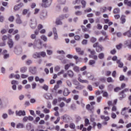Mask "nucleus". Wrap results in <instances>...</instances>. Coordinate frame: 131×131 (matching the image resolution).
<instances>
[{"instance_id":"f257e3e1","label":"nucleus","mask_w":131,"mask_h":131,"mask_svg":"<svg viewBox=\"0 0 131 131\" xmlns=\"http://www.w3.org/2000/svg\"><path fill=\"white\" fill-rule=\"evenodd\" d=\"M41 41L40 40H35L33 43L34 49H42V46H41Z\"/></svg>"},{"instance_id":"f03ea898","label":"nucleus","mask_w":131,"mask_h":131,"mask_svg":"<svg viewBox=\"0 0 131 131\" xmlns=\"http://www.w3.org/2000/svg\"><path fill=\"white\" fill-rule=\"evenodd\" d=\"M88 51L90 52L91 54L89 55V58H92L94 60H98V56L96 55V51L92 50L91 49H88Z\"/></svg>"},{"instance_id":"7ed1b4c3","label":"nucleus","mask_w":131,"mask_h":131,"mask_svg":"<svg viewBox=\"0 0 131 131\" xmlns=\"http://www.w3.org/2000/svg\"><path fill=\"white\" fill-rule=\"evenodd\" d=\"M37 25V23L36 22V19L33 18L30 19V27L31 29H35Z\"/></svg>"},{"instance_id":"20e7f679","label":"nucleus","mask_w":131,"mask_h":131,"mask_svg":"<svg viewBox=\"0 0 131 131\" xmlns=\"http://www.w3.org/2000/svg\"><path fill=\"white\" fill-rule=\"evenodd\" d=\"M127 92H128V89L126 88L123 90L122 92L120 93V96H121L119 97L120 101L122 100L125 97H126V95H125V93H127Z\"/></svg>"},{"instance_id":"39448f33","label":"nucleus","mask_w":131,"mask_h":131,"mask_svg":"<svg viewBox=\"0 0 131 131\" xmlns=\"http://www.w3.org/2000/svg\"><path fill=\"white\" fill-rule=\"evenodd\" d=\"M93 48H96V52L100 53L103 51V47L102 45H99V42H96L93 45Z\"/></svg>"},{"instance_id":"423d86ee","label":"nucleus","mask_w":131,"mask_h":131,"mask_svg":"<svg viewBox=\"0 0 131 131\" xmlns=\"http://www.w3.org/2000/svg\"><path fill=\"white\" fill-rule=\"evenodd\" d=\"M42 7L43 8H48L51 6L52 4V0H42Z\"/></svg>"},{"instance_id":"0eeeda50","label":"nucleus","mask_w":131,"mask_h":131,"mask_svg":"<svg viewBox=\"0 0 131 131\" xmlns=\"http://www.w3.org/2000/svg\"><path fill=\"white\" fill-rule=\"evenodd\" d=\"M14 52L16 55H20L22 53V47L20 46L15 47Z\"/></svg>"},{"instance_id":"6e6552de","label":"nucleus","mask_w":131,"mask_h":131,"mask_svg":"<svg viewBox=\"0 0 131 131\" xmlns=\"http://www.w3.org/2000/svg\"><path fill=\"white\" fill-rule=\"evenodd\" d=\"M15 114L16 116H25L26 115V113H25V111H16Z\"/></svg>"},{"instance_id":"1a4fd4ad","label":"nucleus","mask_w":131,"mask_h":131,"mask_svg":"<svg viewBox=\"0 0 131 131\" xmlns=\"http://www.w3.org/2000/svg\"><path fill=\"white\" fill-rule=\"evenodd\" d=\"M53 33L54 34V38L55 40H57L59 37L58 36V33H57V29L56 28H53Z\"/></svg>"},{"instance_id":"9d476101","label":"nucleus","mask_w":131,"mask_h":131,"mask_svg":"<svg viewBox=\"0 0 131 131\" xmlns=\"http://www.w3.org/2000/svg\"><path fill=\"white\" fill-rule=\"evenodd\" d=\"M23 6H24L23 3H20L19 4H17L14 6V10L15 11H18V10H20V9H21V8L23 7Z\"/></svg>"},{"instance_id":"9b49d317","label":"nucleus","mask_w":131,"mask_h":131,"mask_svg":"<svg viewBox=\"0 0 131 131\" xmlns=\"http://www.w3.org/2000/svg\"><path fill=\"white\" fill-rule=\"evenodd\" d=\"M15 17H16V23L17 24H22V20H21V17L18 14H16Z\"/></svg>"},{"instance_id":"f8f14e48","label":"nucleus","mask_w":131,"mask_h":131,"mask_svg":"<svg viewBox=\"0 0 131 131\" xmlns=\"http://www.w3.org/2000/svg\"><path fill=\"white\" fill-rule=\"evenodd\" d=\"M94 106L91 105L90 104H87L86 105V109L88 110L89 111H90V112H92V113H94Z\"/></svg>"},{"instance_id":"ddd939ff","label":"nucleus","mask_w":131,"mask_h":131,"mask_svg":"<svg viewBox=\"0 0 131 131\" xmlns=\"http://www.w3.org/2000/svg\"><path fill=\"white\" fill-rule=\"evenodd\" d=\"M75 50L76 52H77V53H78L79 55H83V54H84V51H83V50H81V48L79 47L76 48Z\"/></svg>"},{"instance_id":"4468645a","label":"nucleus","mask_w":131,"mask_h":131,"mask_svg":"<svg viewBox=\"0 0 131 131\" xmlns=\"http://www.w3.org/2000/svg\"><path fill=\"white\" fill-rule=\"evenodd\" d=\"M7 43L10 49H12V48L14 47V41H13V40L12 39H9Z\"/></svg>"},{"instance_id":"2eb2a0df","label":"nucleus","mask_w":131,"mask_h":131,"mask_svg":"<svg viewBox=\"0 0 131 131\" xmlns=\"http://www.w3.org/2000/svg\"><path fill=\"white\" fill-rule=\"evenodd\" d=\"M29 71L32 74H35L36 73V68L35 67H30Z\"/></svg>"},{"instance_id":"dca6fc26","label":"nucleus","mask_w":131,"mask_h":131,"mask_svg":"<svg viewBox=\"0 0 131 131\" xmlns=\"http://www.w3.org/2000/svg\"><path fill=\"white\" fill-rule=\"evenodd\" d=\"M43 97L45 99H47V100H50L52 97V95L50 93H45L43 95Z\"/></svg>"},{"instance_id":"f3484780","label":"nucleus","mask_w":131,"mask_h":131,"mask_svg":"<svg viewBox=\"0 0 131 131\" xmlns=\"http://www.w3.org/2000/svg\"><path fill=\"white\" fill-rule=\"evenodd\" d=\"M70 94V92H69V90L67 88H65L63 91V96H65L66 97H67L68 95Z\"/></svg>"},{"instance_id":"a211bd4d","label":"nucleus","mask_w":131,"mask_h":131,"mask_svg":"<svg viewBox=\"0 0 131 131\" xmlns=\"http://www.w3.org/2000/svg\"><path fill=\"white\" fill-rule=\"evenodd\" d=\"M33 58H34V59L40 58V54L39 53L35 52L33 54Z\"/></svg>"},{"instance_id":"6ab92c4d","label":"nucleus","mask_w":131,"mask_h":131,"mask_svg":"<svg viewBox=\"0 0 131 131\" xmlns=\"http://www.w3.org/2000/svg\"><path fill=\"white\" fill-rule=\"evenodd\" d=\"M125 45L127 46L128 48L131 49V39L126 40L125 41Z\"/></svg>"},{"instance_id":"aec40b11","label":"nucleus","mask_w":131,"mask_h":131,"mask_svg":"<svg viewBox=\"0 0 131 131\" xmlns=\"http://www.w3.org/2000/svg\"><path fill=\"white\" fill-rule=\"evenodd\" d=\"M68 75L69 77L72 78L74 76V73H73V71L71 70H69L68 71Z\"/></svg>"},{"instance_id":"412c9836","label":"nucleus","mask_w":131,"mask_h":131,"mask_svg":"<svg viewBox=\"0 0 131 131\" xmlns=\"http://www.w3.org/2000/svg\"><path fill=\"white\" fill-rule=\"evenodd\" d=\"M116 62L117 64H118V67H119V68H122V67H123V63H122L120 60H117Z\"/></svg>"},{"instance_id":"4be33fe9","label":"nucleus","mask_w":131,"mask_h":131,"mask_svg":"<svg viewBox=\"0 0 131 131\" xmlns=\"http://www.w3.org/2000/svg\"><path fill=\"white\" fill-rule=\"evenodd\" d=\"M61 118L63 121H64V122H68V121H67V119L69 118V117H68V116L67 115H64V116L61 117Z\"/></svg>"},{"instance_id":"5701e85b","label":"nucleus","mask_w":131,"mask_h":131,"mask_svg":"<svg viewBox=\"0 0 131 131\" xmlns=\"http://www.w3.org/2000/svg\"><path fill=\"white\" fill-rule=\"evenodd\" d=\"M25 125L24 124L21 123H19L18 124H17L16 125V128H24V127H25Z\"/></svg>"},{"instance_id":"b1692460","label":"nucleus","mask_w":131,"mask_h":131,"mask_svg":"<svg viewBox=\"0 0 131 131\" xmlns=\"http://www.w3.org/2000/svg\"><path fill=\"white\" fill-rule=\"evenodd\" d=\"M73 70L74 71H75V72H76L77 73H78V72H79L80 70H79V67L76 66H75L74 67H73Z\"/></svg>"},{"instance_id":"393cba45","label":"nucleus","mask_w":131,"mask_h":131,"mask_svg":"<svg viewBox=\"0 0 131 131\" xmlns=\"http://www.w3.org/2000/svg\"><path fill=\"white\" fill-rule=\"evenodd\" d=\"M89 64L90 66H94L95 64H96V61L95 60H90Z\"/></svg>"},{"instance_id":"a878e982","label":"nucleus","mask_w":131,"mask_h":131,"mask_svg":"<svg viewBox=\"0 0 131 131\" xmlns=\"http://www.w3.org/2000/svg\"><path fill=\"white\" fill-rule=\"evenodd\" d=\"M75 89H76V90H78L79 91H81V90L84 89V86L78 85V86L75 87Z\"/></svg>"},{"instance_id":"bb28decb","label":"nucleus","mask_w":131,"mask_h":131,"mask_svg":"<svg viewBox=\"0 0 131 131\" xmlns=\"http://www.w3.org/2000/svg\"><path fill=\"white\" fill-rule=\"evenodd\" d=\"M47 17V12H43L41 13L40 18V19H45Z\"/></svg>"},{"instance_id":"cd10ccee","label":"nucleus","mask_w":131,"mask_h":131,"mask_svg":"<svg viewBox=\"0 0 131 131\" xmlns=\"http://www.w3.org/2000/svg\"><path fill=\"white\" fill-rule=\"evenodd\" d=\"M78 80L80 81V82H81L82 83H89V81L86 80H82L80 78H78Z\"/></svg>"},{"instance_id":"c85d7f7f","label":"nucleus","mask_w":131,"mask_h":131,"mask_svg":"<svg viewBox=\"0 0 131 131\" xmlns=\"http://www.w3.org/2000/svg\"><path fill=\"white\" fill-rule=\"evenodd\" d=\"M26 71H27V67H23L20 69V72L21 73H25Z\"/></svg>"},{"instance_id":"c756f323","label":"nucleus","mask_w":131,"mask_h":131,"mask_svg":"<svg viewBox=\"0 0 131 131\" xmlns=\"http://www.w3.org/2000/svg\"><path fill=\"white\" fill-rule=\"evenodd\" d=\"M123 35H127L128 37H131V32L130 31H128L123 33Z\"/></svg>"},{"instance_id":"7c9ffc66","label":"nucleus","mask_w":131,"mask_h":131,"mask_svg":"<svg viewBox=\"0 0 131 131\" xmlns=\"http://www.w3.org/2000/svg\"><path fill=\"white\" fill-rule=\"evenodd\" d=\"M104 57H105V55L103 53H101L98 55V58L101 60L104 59Z\"/></svg>"},{"instance_id":"2f4dec72","label":"nucleus","mask_w":131,"mask_h":131,"mask_svg":"<svg viewBox=\"0 0 131 131\" xmlns=\"http://www.w3.org/2000/svg\"><path fill=\"white\" fill-rule=\"evenodd\" d=\"M81 4L82 5V8H85V6H86V2L84 0H82L81 1Z\"/></svg>"},{"instance_id":"473e14b6","label":"nucleus","mask_w":131,"mask_h":131,"mask_svg":"<svg viewBox=\"0 0 131 131\" xmlns=\"http://www.w3.org/2000/svg\"><path fill=\"white\" fill-rule=\"evenodd\" d=\"M121 20L122 21V24H124V23H125V16L124 15H122L121 17Z\"/></svg>"},{"instance_id":"72a5a7b5","label":"nucleus","mask_w":131,"mask_h":131,"mask_svg":"<svg viewBox=\"0 0 131 131\" xmlns=\"http://www.w3.org/2000/svg\"><path fill=\"white\" fill-rule=\"evenodd\" d=\"M76 16H81L82 15V11H77L75 12Z\"/></svg>"},{"instance_id":"f704fd0d","label":"nucleus","mask_w":131,"mask_h":131,"mask_svg":"<svg viewBox=\"0 0 131 131\" xmlns=\"http://www.w3.org/2000/svg\"><path fill=\"white\" fill-rule=\"evenodd\" d=\"M107 11V7H103L100 8V12H102V13H105Z\"/></svg>"},{"instance_id":"c9c22d12","label":"nucleus","mask_w":131,"mask_h":131,"mask_svg":"<svg viewBox=\"0 0 131 131\" xmlns=\"http://www.w3.org/2000/svg\"><path fill=\"white\" fill-rule=\"evenodd\" d=\"M39 54H40V56H41L43 58H45V57L47 56V53H46V52L42 51L40 52Z\"/></svg>"},{"instance_id":"e433bc0d","label":"nucleus","mask_w":131,"mask_h":131,"mask_svg":"<svg viewBox=\"0 0 131 131\" xmlns=\"http://www.w3.org/2000/svg\"><path fill=\"white\" fill-rule=\"evenodd\" d=\"M41 89L45 90V91H48L49 90V86L46 84H44L43 86H41Z\"/></svg>"},{"instance_id":"4c0bfd02","label":"nucleus","mask_w":131,"mask_h":131,"mask_svg":"<svg viewBox=\"0 0 131 131\" xmlns=\"http://www.w3.org/2000/svg\"><path fill=\"white\" fill-rule=\"evenodd\" d=\"M56 25H62V24H63V23H62L61 20L57 19H56Z\"/></svg>"},{"instance_id":"58836bf2","label":"nucleus","mask_w":131,"mask_h":131,"mask_svg":"<svg viewBox=\"0 0 131 131\" xmlns=\"http://www.w3.org/2000/svg\"><path fill=\"white\" fill-rule=\"evenodd\" d=\"M88 125H90V120L88 119H85V126H88Z\"/></svg>"},{"instance_id":"ea45409f","label":"nucleus","mask_w":131,"mask_h":131,"mask_svg":"<svg viewBox=\"0 0 131 131\" xmlns=\"http://www.w3.org/2000/svg\"><path fill=\"white\" fill-rule=\"evenodd\" d=\"M15 40H16V41H18L19 39H20V35L19 34H16L15 35L14 37Z\"/></svg>"},{"instance_id":"a19ab883","label":"nucleus","mask_w":131,"mask_h":131,"mask_svg":"<svg viewBox=\"0 0 131 131\" xmlns=\"http://www.w3.org/2000/svg\"><path fill=\"white\" fill-rule=\"evenodd\" d=\"M41 39H42V40L45 41H47V40H48V38L46 35H42L41 36Z\"/></svg>"},{"instance_id":"79ce46f5","label":"nucleus","mask_w":131,"mask_h":131,"mask_svg":"<svg viewBox=\"0 0 131 131\" xmlns=\"http://www.w3.org/2000/svg\"><path fill=\"white\" fill-rule=\"evenodd\" d=\"M29 12V9H24L23 11V15H26Z\"/></svg>"},{"instance_id":"37998d69","label":"nucleus","mask_w":131,"mask_h":131,"mask_svg":"<svg viewBox=\"0 0 131 131\" xmlns=\"http://www.w3.org/2000/svg\"><path fill=\"white\" fill-rule=\"evenodd\" d=\"M120 12V10L118 8H116L114 10L113 13L114 14H118Z\"/></svg>"},{"instance_id":"c03bdc74","label":"nucleus","mask_w":131,"mask_h":131,"mask_svg":"<svg viewBox=\"0 0 131 131\" xmlns=\"http://www.w3.org/2000/svg\"><path fill=\"white\" fill-rule=\"evenodd\" d=\"M90 41H91V42H93L94 43V42H96V41H97V38H96L95 37H92L90 39Z\"/></svg>"},{"instance_id":"a18cd8bd","label":"nucleus","mask_w":131,"mask_h":131,"mask_svg":"<svg viewBox=\"0 0 131 131\" xmlns=\"http://www.w3.org/2000/svg\"><path fill=\"white\" fill-rule=\"evenodd\" d=\"M8 114L9 115H14V114H15V112L12 111V110H9Z\"/></svg>"},{"instance_id":"49530a36","label":"nucleus","mask_w":131,"mask_h":131,"mask_svg":"<svg viewBox=\"0 0 131 131\" xmlns=\"http://www.w3.org/2000/svg\"><path fill=\"white\" fill-rule=\"evenodd\" d=\"M8 38H9V37L8 36L4 35L2 37V40H3V41H6V40H7Z\"/></svg>"},{"instance_id":"de8ad7c7","label":"nucleus","mask_w":131,"mask_h":131,"mask_svg":"<svg viewBox=\"0 0 131 131\" xmlns=\"http://www.w3.org/2000/svg\"><path fill=\"white\" fill-rule=\"evenodd\" d=\"M47 54L49 55V56H51V55H53V51L51 50H47Z\"/></svg>"},{"instance_id":"09e8293b","label":"nucleus","mask_w":131,"mask_h":131,"mask_svg":"<svg viewBox=\"0 0 131 131\" xmlns=\"http://www.w3.org/2000/svg\"><path fill=\"white\" fill-rule=\"evenodd\" d=\"M121 48H122V44L120 43L116 46V49L117 50H121Z\"/></svg>"},{"instance_id":"8fccbe9b","label":"nucleus","mask_w":131,"mask_h":131,"mask_svg":"<svg viewBox=\"0 0 131 131\" xmlns=\"http://www.w3.org/2000/svg\"><path fill=\"white\" fill-rule=\"evenodd\" d=\"M9 21L10 22H13L14 20H15V17L14 16H11L9 18H8Z\"/></svg>"},{"instance_id":"3c124183","label":"nucleus","mask_w":131,"mask_h":131,"mask_svg":"<svg viewBox=\"0 0 131 131\" xmlns=\"http://www.w3.org/2000/svg\"><path fill=\"white\" fill-rule=\"evenodd\" d=\"M70 127L72 128V129H74V128H75V124H74V123L70 124Z\"/></svg>"},{"instance_id":"603ef678","label":"nucleus","mask_w":131,"mask_h":131,"mask_svg":"<svg viewBox=\"0 0 131 131\" xmlns=\"http://www.w3.org/2000/svg\"><path fill=\"white\" fill-rule=\"evenodd\" d=\"M11 84L13 85L19 84V82H18V81H16V80H12L11 81Z\"/></svg>"},{"instance_id":"864d4df0","label":"nucleus","mask_w":131,"mask_h":131,"mask_svg":"<svg viewBox=\"0 0 131 131\" xmlns=\"http://www.w3.org/2000/svg\"><path fill=\"white\" fill-rule=\"evenodd\" d=\"M81 27L84 32L88 31V29L84 26H81Z\"/></svg>"},{"instance_id":"5fc2aeb1","label":"nucleus","mask_w":131,"mask_h":131,"mask_svg":"<svg viewBox=\"0 0 131 131\" xmlns=\"http://www.w3.org/2000/svg\"><path fill=\"white\" fill-rule=\"evenodd\" d=\"M107 82H114V80L112 79V78L108 77L107 78Z\"/></svg>"},{"instance_id":"6e6d98bb","label":"nucleus","mask_w":131,"mask_h":131,"mask_svg":"<svg viewBox=\"0 0 131 131\" xmlns=\"http://www.w3.org/2000/svg\"><path fill=\"white\" fill-rule=\"evenodd\" d=\"M28 79L30 82L33 81V80L34 79V77L33 76H30L28 77Z\"/></svg>"},{"instance_id":"4d7b16f0","label":"nucleus","mask_w":131,"mask_h":131,"mask_svg":"<svg viewBox=\"0 0 131 131\" xmlns=\"http://www.w3.org/2000/svg\"><path fill=\"white\" fill-rule=\"evenodd\" d=\"M82 45H88V40L86 39H84L81 42Z\"/></svg>"},{"instance_id":"13d9d810","label":"nucleus","mask_w":131,"mask_h":131,"mask_svg":"<svg viewBox=\"0 0 131 131\" xmlns=\"http://www.w3.org/2000/svg\"><path fill=\"white\" fill-rule=\"evenodd\" d=\"M59 70H60V67H59V66H57L56 67H55L54 71L57 72V71H59Z\"/></svg>"},{"instance_id":"bf43d9fd","label":"nucleus","mask_w":131,"mask_h":131,"mask_svg":"<svg viewBox=\"0 0 131 131\" xmlns=\"http://www.w3.org/2000/svg\"><path fill=\"white\" fill-rule=\"evenodd\" d=\"M111 117L113 119H115V118H116V114H115V113H112Z\"/></svg>"},{"instance_id":"052dcab7","label":"nucleus","mask_w":131,"mask_h":131,"mask_svg":"<svg viewBox=\"0 0 131 131\" xmlns=\"http://www.w3.org/2000/svg\"><path fill=\"white\" fill-rule=\"evenodd\" d=\"M59 106L60 108H63V107H65V103L62 102L59 104Z\"/></svg>"},{"instance_id":"680f3d73","label":"nucleus","mask_w":131,"mask_h":131,"mask_svg":"<svg viewBox=\"0 0 131 131\" xmlns=\"http://www.w3.org/2000/svg\"><path fill=\"white\" fill-rule=\"evenodd\" d=\"M10 57V54H4V59H8Z\"/></svg>"},{"instance_id":"e2e57ef3","label":"nucleus","mask_w":131,"mask_h":131,"mask_svg":"<svg viewBox=\"0 0 131 131\" xmlns=\"http://www.w3.org/2000/svg\"><path fill=\"white\" fill-rule=\"evenodd\" d=\"M66 83H67V85H68V86L71 87V85H72V84L71 83V82L70 81H69V80H67V81H66Z\"/></svg>"},{"instance_id":"0e129e2a","label":"nucleus","mask_w":131,"mask_h":131,"mask_svg":"<svg viewBox=\"0 0 131 131\" xmlns=\"http://www.w3.org/2000/svg\"><path fill=\"white\" fill-rule=\"evenodd\" d=\"M1 33L2 34H5V33H7V30L5 29H3L1 31Z\"/></svg>"},{"instance_id":"69168bd1","label":"nucleus","mask_w":131,"mask_h":131,"mask_svg":"<svg viewBox=\"0 0 131 131\" xmlns=\"http://www.w3.org/2000/svg\"><path fill=\"white\" fill-rule=\"evenodd\" d=\"M43 112L46 114L50 113V110L48 108H45L43 111Z\"/></svg>"},{"instance_id":"338daca9","label":"nucleus","mask_w":131,"mask_h":131,"mask_svg":"<svg viewBox=\"0 0 131 131\" xmlns=\"http://www.w3.org/2000/svg\"><path fill=\"white\" fill-rule=\"evenodd\" d=\"M31 128V124L29 123L27 126V130H30Z\"/></svg>"},{"instance_id":"774afa93","label":"nucleus","mask_w":131,"mask_h":131,"mask_svg":"<svg viewBox=\"0 0 131 131\" xmlns=\"http://www.w3.org/2000/svg\"><path fill=\"white\" fill-rule=\"evenodd\" d=\"M2 117L4 119H6V118L8 117V115L7 114H3Z\"/></svg>"}]
</instances>
